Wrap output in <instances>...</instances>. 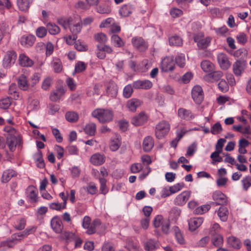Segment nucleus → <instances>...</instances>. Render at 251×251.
<instances>
[{"label":"nucleus","mask_w":251,"mask_h":251,"mask_svg":"<svg viewBox=\"0 0 251 251\" xmlns=\"http://www.w3.org/2000/svg\"><path fill=\"white\" fill-rule=\"evenodd\" d=\"M27 197L32 202L37 201V192L36 188L33 186H29L26 189Z\"/></svg>","instance_id":"nucleus-22"},{"label":"nucleus","mask_w":251,"mask_h":251,"mask_svg":"<svg viewBox=\"0 0 251 251\" xmlns=\"http://www.w3.org/2000/svg\"><path fill=\"white\" fill-rule=\"evenodd\" d=\"M178 116L182 119L186 120H190L194 118V115L191 111L180 108L178 110Z\"/></svg>","instance_id":"nucleus-17"},{"label":"nucleus","mask_w":251,"mask_h":251,"mask_svg":"<svg viewBox=\"0 0 251 251\" xmlns=\"http://www.w3.org/2000/svg\"><path fill=\"white\" fill-rule=\"evenodd\" d=\"M107 93L112 97L116 96L118 93V88L117 85L114 83H110L107 87Z\"/></svg>","instance_id":"nucleus-39"},{"label":"nucleus","mask_w":251,"mask_h":251,"mask_svg":"<svg viewBox=\"0 0 251 251\" xmlns=\"http://www.w3.org/2000/svg\"><path fill=\"white\" fill-rule=\"evenodd\" d=\"M111 42L117 47H121L124 45V43L122 39L117 35L114 34L111 38Z\"/></svg>","instance_id":"nucleus-46"},{"label":"nucleus","mask_w":251,"mask_h":251,"mask_svg":"<svg viewBox=\"0 0 251 251\" xmlns=\"http://www.w3.org/2000/svg\"><path fill=\"white\" fill-rule=\"evenodd\" d=\"M192 97L197 104H200L203 99V93L202 88L199 85L195 86L192 90Z\"/></svg>","instance_id":"nucleus-5"},{"label":"nucleus","mask_w":251,"mask_h":251,"mask_svg":"<svg viewBox=\"0 0 251 251\" xmlns=\"http://www.w3.org/2000/svg\"><path fill=\"white\" fill-rule=\"evenodd\" d=\"M17 55L13 51H10L7 52L5 55L3 60V66L4 68H8L11 66L12 63H14L16 59Z\"/></svg>","instance_id":"nucleus-12"},{"label":"nucleus","mask_w":251,"mask_h":251,"mask_svg":"<svg viewBox=\"0 0 251 251\" xmlns=\"http://www.w3.org/2000/svg\"><path fill=\"white\" fill-rule=\"evenodd\" d=\"M96 130V126L94 123H89L86 125L84 130L86 134L90 136L95 135Z\"/></svg>","instance_id":"nucleus-38"},{"label":"nucleus","mask_w":251,"mask_h":251,"mask_svg":"<svg viewBox=\"0 0 251 251\" xmlns=\"http://www.w3.org/2000/svg\"><path fill=\"white\" fill-rule=\"evenodd\" d=\"M37 157L36 158V163L38 167L43 168L45 167L44 161L42 157V154L41 151L37 154Z\"/></svg>","instance_id":"nucleus-60"},{"label":"nucleus","mask_w":251,"mask_h":251,"mask_svg":"<svg viewBox=\"0 0 251 251\" xmlns=\"http://www.w3.org/2000/svg\"><path fill=\"white\" fill-rule=\"evenodd\" d=\"M92 115L101 123L109 122L112 120L113 117V113L111 110L100 108L94 110Z\"/></svg>","instance_id":"nucleus-2"},{"label":"nucleus","mask_w":251,"mask_h":251,"mask_svg":"<svg viewBox=\"0 0 251 251\" xmlns=\"http://www.w3.org/2000/svg\"><path fill=\"white\" fill-rule=\"evenodd\" d=\"M181 211L177 207L173 208L170 212V217L173 219H176L180 215Z\"/></svg>","instance_id":"nucleus-62"},{"label":"nucleus","mask_w":251,"mask_h":251,"mask_svg":"<svg viewBox=\"0 0 251 251\" xmlns=\"http://www.w3.org/2000/svg\"><path fill=\"white\" fill-rule=\"evenodd\" d=\"M65 91L63 87H60L57 90L53 91L50 95V100L53 101H56L60 99V98L64 94Z\"/></svg>","instance_id":"nucleus-27"},{"label":"nucleus","mask_w":251,"mask_h":251,"mask_svg":"<svg viewBox=\"0 0 251 251\" xmlns=\"http://www.w3.org/2000/svg\"><path fill=\"white\" fill-rule=\"evenodd\" d=\"M30 3V0H17L19 8L23 11H26L28 9Z\"/></svg>","instance_id":"nucleus-37"},{"label":"nucleus","mask_w":251,"mask_h":251,"mask_svg":"<svg viewBox=\"0 0 251 251\" xmlns=\"http://www.w3.org/2000/svg\"><path fill=\"white\" fill-rule=\"evenodd\" d=\"M212 238V243L215 247H220L223 244V238L220 234H214Z\"/></svg>","instance_id":"nucleus-41"},{"label":"nucleus","mask_w":251,"mask_h":251,"mask_svg":"<svg viewBox=\"0 0 251 251\" xmlns=\"http://www.w3.org/2000/svg\"><path fill=\"white\" fill-rule=\"evenodd\" d=\"M86 65L83 62H78L75 66V71L76 73H80L84 71Z\"/></svg>","instance_id":"nucleus-63"},{"label":"nucleus","mask_w":251,"mask_h":251,"mask_svg":"<svg viewBox=\"0 0 251 251\" xmlns=\"http://www.w3.org/2000/svg\"><path fill=\"white\" fill-rule=\"evenodd\" d=\"M146 251H153L159 248L157 241L154 239H150L144 244Z\"/></svg>","instance_id":"nucleus-19"},{"label":"nucleus","mask_w":251,"mask_h":251,"mask_svg":"<svg viewBox=\"0 0 251 251\" xmlns=\"http://www.w3.org/2000/svg\"><path fill=\"white\" fill-rule=\"evenodd\" d=\"M152 86V82L148 80H137L133 83V87L135 89H149Z\"/></svg>","instance_id":"nucleus-14"},{"label":"nucleus","mask_w":251,"mask_h":251,"mask_svg":"<svg viewBox=\"0 0 251 251\" xmlns=\"http://www.w3.org/2000/svg\"><path fill=\"white\" fill-rule=\"evenodd\" d=\"M36 40V38L34 35H28L23 36L21 39V44L26 47L32 46Z\"/></svg>","instance_id":"nucleus-20"},{"label":"nucleus","mask_w":251,"mask_h":251,"mask_svg":"<svg viewBox=\"0 0 251 251\" xmlns=\"http://www.w3.org/2000/svg\"><path fill=\"white\" fill-rule=\"evenodd\" d=\"M228 211L226 207H220L218 211V215L223 221H226L227 219Z\"/></svg>","instance_id":"nucleus-40"},{"label":"nucleus","mask_w":251,"mask_h":251,"mask_svg":"<svg viewBox=\"0 0 251 251\" xmlns=\"http://www.w3.org/2000/svg\"><path fill=\"white\" fill-rule=\"evenodd\" d=\"M95 38L99 42L105 43L107 40V37L102 32L98 33L95 35Z\"/></svg>","instance_id":"nucleus-61"},{"label":"nucleus","mask_w":251,"mask_h":251,"mask_svg":"<svg viewBox=\"0 0 251 251\" xmlns=\"http://www.w3.org/2000/svg\"><path fill=\"white\" fill-rule=\"evenodd\" d=\"M191 195V192L185 191L177 195L175 200V204L177 205L182 206L184 205L189 200Z\"/></svg>","instance_id":"nucleus-9"},{"label":"nucleus","mask_w":251,"mask_h":251,"mask_svg":"<svg viewBox=\"0 0 251 251\" xmlns=\"http://www.w3.org/2000/svg\"><path fill=\"white\" fill-rule=\"evenodd\" d=\"M169 42L171 46H180L182 45V39L176 35L170 37L169 39Z\"/></svg>","instance_id":"nucleus-43"},{"label":"nucleus","mask_w":251,"mask_h":251,"mask_svg":"<svg viewBox=\"0 0 251 251\" xmlns=\"http://www.w3.org/2000/svg\"><path fill=\"white\" fill-rule=\"evenodd\" d=\"M165 221L162 216L157 215L153 220V226L155 228L159 227L162 226Z\"/></svg>","instance_id":"nucleus-49"},{"label":"nucleus","mask_w":251,"mask_h":251,"mask_svg":"<svg viewBox=\"0 0 251 251\" xmlns=\"http://www.w3.org/2000/svg\"><path fill=\"white\" fill-rule=\"evenodd\" d=\"M65 118L70 123H75L78 119V115L74 111H68L65 114Z\"/></svg>","instance_id":"nucleus-32"},{"label":"nucleus","mask_w":251,"mask_h":251,"mask_svg":"<svg viewBox=\"0 0 251 251\" xmlns=\"http://www.w3.org/2000/svg\"><path fill=\"white\" fill-rule=\"evenodd\" d=\"M52 67L54 72L59 73L62 70V65L60 60L58 58H55L52 61Z\"/></svg>","instance_id":"nucleus-44"},{"label":"nucleus","mask_w":251,"mask_h":251,"mask_svg":"<svg viewBox=\"0 0 251 251\" xmlns=\"http://www.w3.org/2000/svg\"><path fill=\"white\" fill-rule=\"evenodd\" d=\"M26 225V221L24 218H21L17 221V224L15 227L18 230H21L25 228Z\"/></svg>","instance_id":"nucleus-59"},{"label":"nucleus","mask_w":251,"mask_h":251,"mask_svg":"<svg viewBox=\"0 0 251 251\" xmlns=\"http://www.w3.org/2000/svg\"><path fill=\"white\" fill-rule=\"evenodd\" d=\"M6 144L12 152L15 150L17 145L20 146L22 144V137L16 133L13 128L8 131L6 137Z\"/></svg>","instance_id":"nucleus-1"},{"label":"nucleus","mask_w":251,"mask_h":251,"mask_svg":"<svg viewBox=\"0 0 251 251\" xmlns=\"http://www.w3.org/2000/svg\"><path fill=\"white\" fill-rule=\"evenodd\" d=\"M11 105V101L9 98L3 99L0 100V108L1 109H7Z\"/></svg>","instance_id":"nucleus-58"},{"label":"nucleus","mask_w":251,"mask_h":251,"mask_svg":"<svg viewBox=\"0 0 251 251\" xmlns=\"http://www.w3.org/2000/svg\"><path fill=\"white\" fill-rule=\"evenodd\" d=\"M97 10L101 14H108L111 11L110 7L106 4L100 5L97 7Z\"/></svg>","instance_id":"nucleus-47"},{"label":"nucleus","mask_w":251,"mask_h":251,"mask_svg":"<svg viewBox=\"0 0 251 251\" xmlns=\"http://www.w3.org/2000/svg\"><path fill=\"white\" fill-rule=\"evenodd\" d=\"M133 8L131 5H123L120 9V13L122 17H127L132 12Z\"/></svg>","instance_id":"nucleus-31"},{"label":"nucleus","mask_w":251,"mask_h":251,"mask_svg":"<svg viewBox=\"0 0 251 251\" xmlns=\"http://www.w3.org/2000/svg\"><path fill=\"white\" fill-rule=\"evenodd\" d=\"M82 22L79 16L73 17L71 25H70V30L74 35L77 34L80 32L82 27Z\"/></svg>","instance_id":"nucleus-4"},{"label":"nucleus","mask_w":251,"mask_h":251,"mask_svg":"<svg viewBox=\"0 0 251 251\" xmlns=\"http://www.w3.org/2000/svg\"><path fill=\"white\" fill-rule=\"evenodd\" d=\"M47 28L43 26L38 27L36 31V34L37 36L39 38L44 37L47 35Z\"/></svg>","instance_id":"nucleus-52"},{"label":"nucleus","mask_w":251,"mask_h":251,"mask_svg":"<svg viewBox=\"0 0 251 251\" xmlns=\"http://www.w3.org/2000/svg\"><path fill=\"white\" fill-rule=\"evenodd\" d=\"M215 202H212L213 205H226L227 203V198L225 194L219 191L215 192L212 196Z\"/></svg>","instance_id":"nucleus-7"},{"label":"nucleus","mask_w":251,"mask_h":251,"mask_svg":"<svg viewBox=\"0 0 251 251\" xmlns=\"http://www.w3.org/2000/svg\"><path fill=\"white\" fill-rule=\"evenodd\" d=\"M194 41L197 43V45L200 49H205L209 45L211 39L209 37L201 38L198 36L194 37Z\"/></svg>","instance_id":"nucleus-18"},{"label":"nucleus","mask_w":251,"mask_h":251,"mask_svg":"<svg viewBox=\"0 0 251 251\" xmlns=\"http://www.w3.org/2000/svg\"><path fill=\"white\" fill-rule=\"evenodd\" d=\"M18 85L19 88L24 91L27 90L28 88L27 80L25 75H20L17 79Z\"/></svg>","instance_id":"nucleus-25"},{"label":"nucleus","mask_w":251,"mask_h":251,"mask_svg":"<svg viewBox=\"0 0 251 251\" xmlns=\"http://www.w3.org/2000/svg\"><path fill=\"white\" fill-rule=\"evenodd\" d=\"M132 43L133 46L138 50L143 51L148 48V45L142 38H133Z\"/></svg>","instance_id":"nucleus-16"},{"label":"nucleus","mask_w":251,"mask_h":251,"mask_svg":"<svg viewBox=\"0 0 251 251\" xmlns=\"http://www.w3.org/2000/svg\"><path fill=\"white\" fill-rule=\"evenodd\" d=\"M50 225L53 230L56 233H61L63 229L61 220L57 216L54 217L51 220Z\"/></svg>","instance_id":"nucleus-11"},{"label":"nucleus","mask_w":251,"mask_h":251,"mask_svg":"<svg viewBox=\"0 0 251 251\" xmlns=\"http://www.w3.org/2000/svg\"><path fill=\"white\" fill-rule=\"evenodd\" d=\"M62 236L68 241H71L75 238V233L67 231H65L62 233Z\"/></svg>","instance_id":"nucleus-55"},{"label":"nucleus","mask_w":251,"mask_h":251,"mask_svg":"<svg viewBox=\"0 0 251 251\" xmlns=\"http://www.w3.org/2000/svg\"><path fill=\"white\" fill-rule=\"evenodd\" d=\"M174 230L175 231V236L176 238L177 242L180 244H183L184 243V240L182 235L181 232L179 231V229L177 227H174Z\"/></svg>","instance_id":"nucleus-54"},{"label":"nucleus","mask_w":251,"mask_h":251,"mask_svg":"<svg viewBox=\"0 0 251 251\" xmlns=\"http://www.w3.org/2000/svg\"><path fill=\"white\" fill-rule=\"evenodd\" d=\"M100 225V221L99 219L94 220L90 225L86 231V233L89 235L93 234L96 232V228Z\"/></svg>","instance_id":"nucleus-33"},{"label":"nucleus","mask_w":251,"mask_h":251,"mask_svg":"<svg viewBox=\"0 0 251 251\" xmlns=\"http://www.w3.org/2000/svg\"><path fill=\"white\" fill-rule=\"evenodd\" d=\"M223 75V74L221 71H214L204 76V79L205 80L208 82H213L220 79Z\"/></svg>","instance_id":"nucleus-15"},{"label":"nucleus","mask_w":251,"mask_h":251,"mask_svg":"<svg viewBox=\"0 0 251 251\" xmlns=\"http://www.w3.org/2000/svg\"><path fill=\"white\" fill-rule=\"evenodd\" d=\"M73 17H70L66 19H60L57 21V23L59 25L62 26L64 29H67L70 27L71 25Z\"/></svg>","instance_id":"nucleus-36"},{"label":"nucleus","mask_w":251,"mask_h":251,"mask_svg":"<svg viewBox=\"0 0 251 251\" xmlns=\"http://www.w3.org/2000/svg\"><path fill=\"white\" fill-rule=\"evenodd\" d=\"M133 93L132 87L131 85H126L124 89L123 95L126 98H129Z\"/></svg>","instance_id":"nucleus-53"},{"label":"nucleus","mask_w":251,"mask_h":251,"mask_svg":"<svg viewBox=\"0 0 251 251\" xmlns=\"http://www.w3.org/2000/svg\"><path fill=\"white\" fill-rule=\"evenodd\" d=\"M141 104V101L136 99H132L128 100L126 104V106L130 111L134 112L136 111L137 107L140 106Z\"/></svg>","instance_id":"nucleus-26"},{"label":"nucleus","mask_w":251,"mask_h":251,"mask_svg":"<svg viewBox=\"0 0 251 251\" xmlns=\"http://www.w3.org/2000/svg\"><path fill=\"white\" fill-rule=\"evenodd\" d=\"M247 63L243 59L237 60L233 64V71L235 75L240 76L246 68Z\"/></svg>","instance_id":"nucleus-6"},{"label":"nucleus","mask_w":251,"mask_h":251,"mask_svg":"<svg viewBox=\"0 0 251 251\" xmlns=\"http://www.w3.org/2000/svg\"><path fill=\"white\" fill-rule=\"evenodd\" d=\"M148 120V117L144 112H141L134 116L131 120V123L135 126H140L145 124Z\"/></svg>","instance_id":"nucleus-13"},{"label":"nucleus","mask_w":251,"mask_h":251,"mask_svg":"<svg viewBox=\"0 0 251 251\" xmlns=\"http://www.w3.org/2000/svg\"><path fill=\"white\" fill-rule=\"evenodd\" d=\"M16 175V172L12 170H8L4 172L1 177V181L3 183H6L13 176Z\"/></svg>","instance_id":"nucleus-30"},{"label":"nucleus","mask_w":251,"mask_h":251,"mask_svg":"<svg viewBox=\"0 0 251 251\" xmlns=\"http://www.w3.org/2000/svg\"><path fill=\"white\" fill-rule=\"evenodd\" d=\"M201 67L205 72H211L214 70V65L208 60H204L201 63Z\"/></svg>","instance_id":"nucleus-35"},{"label":"nucleus","mask_w":251,"mask_h":251,"mask_svg":"<svg viewBox=\"0 0 251 251\" xmlns=\"http://www.w3.org/2000/svg\"><path fill=\"white\" fill-rule=\"evenodd\" d=\"M121 144L120 139L119 137H117L116 138L111 140L110 145V150L113 151H116L118 150Z\"/></svg>","instance_id":"nucleus-45"},{"label":"nucleus","mask_w":251,"mask_h":251,"mask_svg":"<svg viewBox=\"0 0 251 251\" xmlns=\"http://www.w3.org/2000/svg\"><path fill=\"white\" fill-rule=\"evenodd\" d=\"M203 219L202 218H194L190 219L189 222L190 230L194 231L201 225Z\"/></svg>","instance_id":"nucleus-24"},{"label":"nucleus","mask_w":251,"mask_h":251,"mask_svg":"<svg viewBox=\"0 0 251 251\" xmlns=\"http://www.w3.org/2000/svg\"><path fill=\"white\" fill-rule=\"evenodd\" d=\"M75 47L79 51H85L88 50V47L83 42L77 41L75 45Z\"/></svg>","instance_id":"nucleus-48"},{"label":"nucleus","mask_w":251,"mask_h":251,"mask_svg":"<svg viewBox=\"0 0 251 251\" xmlns=\"http://www.w3.org/2000/svg\"><path fill=\"white\" fill-rule=\"evenodd\" d=\"M218 87L220 91L226 92L228 90V85L226 80L222 79L218 84Z\"/></svg>","instance_id":"nucleus-56"},{"label":"nucleus","mask_w":251,"mask_h":251,"mask_svg":"<svg viewBox=\"0 0 251 251\" xmlns=\"http://www.w3.org/2000/svg\"><path fill=\"white\" fill-rule=\"evenodd\" d=\"M210 205L209 204H205L202 205L200 207H198L195 210V212L197 214H202L207 212L210 208Z\"/></svg>","instance_id":"nucleus-50"},{"label":"nucleus","mask_w":251,"mask_h":251,"mask_svg":"<svg viewBox=\"0 0 251 251\" xmlns=\"http://www.w3.org/2000/svg\"><path fill=\"white\" fill-rule=\"evenodd\" d=\"M222 130V127L219 122L215 124L211 128V132L213 134L219 133Z\"/></svg>","instance_id":"nucleus-57"},{"label":"nucleus","mask_w":251,"mask_h":251,"mask_svg":"<svg viewBox=\"0 0 251 251\" xmlns=\"http://www.w3.org/2000/svg\"><path fill=\"white\" fill-rule=\"evenodd\" d=\"M185 57L183 55H178L176 58V64L181 68H182L185 65Z\"/></svg>","instance_id":"nucleus-64"},{"label":"nucleus","mask_w":251,"mask_h":251,"mask_svg":"<svg viewBox=\"0 0 251 251\" xmlns=\"http://www.w3.org/2000/svg\"><path fill=\"white\" fill-rule=\"evenodd\" d=\"M154 146V142L152 137L151 136L146 137L143 143V150L146 152L150 151Z\"/></svg>","instance_id":"nucleus-23"},{"label":"nucleus","mask_w":251,"mask_h":251,"mask_svg":"<svg viewBox=\"0 0 251 251\" xmlns=\"http://www.w3.org/2000/svg\"><path fill=\"white\" fill-rule=\"evenodd\" d=\"M184 183L183 182H181L178 183L174 186H171L169 188L170 193H168V194L163 193L161 195V197L163 198H166V197L170 196L172 194H174L181 190L184 187Z\"/></svg>","instance_id":"nucleus-28"},{"label":"nucleus","mask_w":251,"mask_h":251,"mask_svg":"<svg viewBox=\"0 0 251 251\" xmlns=\"http://www.w3.org/2000/svg\"><path fill=\"white\" fill-rule=\"evenodd\" d=\"M47 30L51 35H55L59 33L60 29L58 26L53 23H49L46 25Z\"/></svg>","instance_id":"nucleus-34"},{"label":"nucleus","mask_w":251,"mask_h":251,"mask_svg":"<svg viewBox=\"0 0 251 251\" xmlns=\"http://www.w3.org/2000/svg\"><path fill=\"white\" fill-rule=\"evenodd\" d=\"M170 125L165 121H162L156 126L155 136L160 139L163 138L170 130Z\"/></svg>","instance_id":"nucleus-3"},{"label":"nucleus","mask_w":251,"mask_h":251,"mask_svg":"<svg viewBox=\"0 0 251 251\" xmlns=\"http://www.w3.org/2000/svg\"><path fill=\"white\" fill-rule=\"evenodd\" d=\"M19 62L20 65L23 67H31L33 64V61L24 54L20 55Z\"/></svg>","instance_id":"nucleus-21"},{"label":"nucleus","mask_w":251,"mask_h":251,"mask_svg":"<svg viewBox=\"0 0 251 251\" xmlns=\"http://www.w3.org/2000/svg\"><path fill=\"white\" fill-rule=\"evenodd\" d=\"M161 67L164 72L173 71L175 67L174 58L173 57H165L161 62Z\"/></svg>","instance_id":"nucleus-8"},{"label":"nucleus","mask_w":251,"mask_h":251,"mask_svg":"<svg viewBox=\"0 0 251 251\" xmlns=\"http://www.w3.org/2000/svg\"><path fill=\"white\" fill-rule=\"evenodd\" d=\"M90 161L95 165H100L104 162V157L100 153L95 154L91 157Z\"/></svg>","instance_id":"nucleus-29"},{"label":"nucleus","mask_w":251,"mask_h":251,"mask_svg":"<svg viewBox=\"0 0 251 251\" xmlns=\"http://www.w3.org/2000/svg\"><path fill=\"white\" fill-rule=\"evenodd\" d=\"M217 60L221 68L224 70H226L230 67L227 56L225 53H219L217 55Z\"/></svg>","instance_id":"nucleus-10"},{"label":"nucleus","mask_w":251,"mask_h":251,"mask_svg":"<svg viewBox=\"0 0 251 251\" xmlns=\"http://www.w3.org/2000/svg\"><path fill=\"white\" fill-rule=\"evenodd\" d=\"M227 242L231 246L235 249H239L241 247V242L240 240L235 237L231 236L229 237Z\"/></svg>","instance_id":"nucleus-42"},{"label":"nucleus","mask_w":251,"mask_h":251,"mask_svg":"<svg viewBox=\"0 0 251 251\" xmlns=\"http://www.w3.org/2000/svg\"><path fill=\"white\" fill-rule=\"evenodd\" d=\"M242 183L244 190L247 191L251 186V177L247 176L242 180Z\"/></svg>","instance_id":"nucleus-51"}]
</instances>
